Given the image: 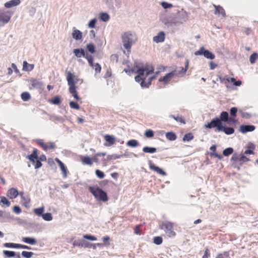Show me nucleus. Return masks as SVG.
I'll use <instances>...</instances> for the list:
<instances>
[{"instance_id":"obj_13","label":"nucleus","mask_w":258,"mask_h":258,"mask_svg":"<svg viewBox=\"0 0 258 258\" xmlns=\"http://www.w3.org/2000/svg\"><path fill=\"white\" fill-rule=\"evenodd\" d=\"M175 75L174 71L170 72L167 73L164 76L161 77L159 79V82H163L164 84H167L168 82L174 77Z\"/></svg>"},{"instance_id":"obj_3","label":"nucleus","mask_w":258,"mask_h":258,"mask_svg":"<svg viewBox=\"0 0 258 258\" xmlns=\"http://www.w3.org/2000/svg\"><path fill=\"white\" fill-rule=\"evenodd\" d=\"M88 189L97 200L102 202L108 200L107 192L98 186H88Z\"/></svg>"},{"instance_id":"obj_39","label":"nucleus","mask_w":258,"mask_h":258,"mask_svg":"<svg viewBox=\"0 0 258 258\" xmlns=\"http://www.w3.org/2000/svg\"><path fill=\"white\" fill-rule=\"evenodd\" d=\"M233 151L234 150L232 147H228L223 151V155L225 157H227L232 154Z\"/></svg>"},{"instance_id":"obj_19","label":"nucleus","mask_w":258,"mask_h":258,"mask_svg":"<svg viewBox=\"0 0 258 258\" xmlns=\"http://www.w3.org/2000/svg\"><path fill=\"white\" fill-rule=\"evenodd\" d=\"M49 116V119L52 121H55L56 123H62L64 121V118L62 116H57L55 114H51Z\"/></svg>"},{"instance_id":"obj_50","label":"nucleus","mask_w":258,"mask_h":258,"mask_svg":"<svg viewBox=\"0 0 258 258\" xmlns=\"http://www.w3.org/2000/svg\"><path fill=\"white\" fill-rule=\"evenodd\" d=\"M169 117L175 119L176 121L180 122V123H185L184 119L180 116H175L174 115H170Z\"/></svg>"},{"instance_id":"obj_47","label":"nucleus","mask_w":258,"mask_h":258,"mask_svg":"<svg viewBox=\"0 0 258 258\" xmlns=\"http://www.w3.org/2000/svg\"><path fill=\"white\" fill-rule=\"evenodd\" d=\"M34 254L33 252L27 251H23L21 253L22 256L25 258H30Z\"/></svg>"},{"instance_id":"obj_34","label":"nucleus","mask_w":258,"mask_h":258,"mask_svg":"<svg viewBox=\"0 0 258 258\" xmlns=\"http://www.w3.org/2000/svg\"><path fill=\"white\" fill-rule=\"evenodd\" d=\"M4 246L7 248H20V244L19 243H14L11 242H7L5 243L4 244Z\"/></svg>"},{"instance_id":"obj_16","label":"nucleus","mask_w":258,"mask_h":258,"mask_svg":"<svg viewBox=\"0 0 258 258\" xmlns=\"http://www.w3.org/2000/svg\"><path fill=\"white\" fill-rule=\"evenodd\" d=\"M72 35L73 38L77 41L80 40L82 38V32L79 30L76 29L75 27L73 29Z\"/></svg>"},{"instance_id":"obj_18","label":"nucleus","mask_w":258,"mask_h":258,"mask_svg":"<svg viewBox=\"0 0 258 258\" xmlns=\"http://www.w3.org/2000/svg\"><path fill=\"white\" fill-rule=\"evenodd\" d=\"M19 194L18 190L13 187L10 188L8 191V196L12 199L16 198Z\"/></svg>"},{"instance_id":"obj_63","label":"nucleus","mask_w":258,"mask_h":258,"mask_svg":"<svg viewBox=\"0 0 258 258\" xmlns=\"http://www.w3.org/2000/svg\"><path fill=\"white\" fill-rule=\"evenodd\" d=\"M141 86L142 88H148L149 87L150 85L148 84V82L145 81V78L143 79L140 83Z\"/></svg>"},{"instance_id":"obj_15","label":"nucleus","mask_w":258,"mask_h":258,"mask_svg":"<svg viewBox=\"0 0 258 258\" xmlns=\"http://www.w3.org/2000/svg\"><path fill=\"white\" fill-rule=\"evenodd\" d=\"M20 3V0H11L5 3L4 6L7 9H10L19 5Z\"/></svg>"},{"instance_id":"obj_27","label":"nucleus","mask_w":258,"mask_h":258,"mask_svg":"<svg viewBox=\"0 0 258 258\" xmlns=\"http://www.w3.org/2000/svg\"><path fill=\"white\" fill-rule=\"evenodd\" d=\"M49 102L52 104L59 105L61 103V97L59 96H54L49 100Z\"/></svg>"},{"instance_id":"obj_24","label":"nucleus","mask_w":258,"mask_h":258,"mask_svg":"<svg viewBox=\"0 0 258 258\" xmlns=\"http://www.w3.org/2000/svg\"><path fill=\"white\" fill-rule=\"evenodd\" d=\"M84 50L82 48H75L73 52L77 57L81 58L83 57V55H84Z\"/></svg>"},{"instance_id":"obj_56","label":"nucleus","mask_w":258,"mask_h":258,"mask_svg":"<svg viewBox=\"0 0 258 258\" xmlns=\"http://www.w3.org/2000/svg\"><path fill=\"white\" fill-rule=\"evenodd\" d=\"M163 242V239L161 236H156L154 238V243L157 245L161 244Z\"/></svg>"},{"instance_id":"obj_20","label":"nucleus","mask_w":258,"mask_h":258,"mask_svg":"<svg viewBox=\"0 0 258 258\" xmlns=\"http://www.w3.org/2000/svg\"><path fill=\"white\" fill-rule=\"evenodd\" d=\"M22 241L30 245H34L37 243L36 239L32 237H24Z\"/></svg>"},{"instance_id":"obj_5","label":"nucleus","mask_w":258,"mask_h":258,"mask_svg":"<svg viewBox=\"0 0 258 258\" xmlns=\"http://www.w3.org/2000/svg\"><path fill=\"white\" fill-rule=\"evenodd\" d=\"M161 229L163 230L169 237L174 236L175 232L173 231V223L168 221H163L160 225Z\"/></svg>"},{"instance_id":"obj_21","label":"nucleus","mask_w":258,"mask_h":258,"mask_svg":"<svg viewBox=\"0 0 258 258\" xmlns=\"http://www.w3.org/2000/svg\"><path fill=\"white\" fill-rule=\"evenodd\" d=\"M81 162L84 165H92L93 164L92 158L88 156L81 157Z\"/></svg>"},{"instance_id":"obj_37","label":"nucleus","mask_w":258,"mask_h":258,"mask_svg":"<svg viewBox=\"0 0 258 258\" xmlns=\"http://www.w3.org/2000/svg\"><path fill=\"white\" fill-rule=\"evenodd\" d=\"M44 207L42 206L40 208H35L34 209L33 211L34 213L39 217H42V215L43 214V212L44 211Z\"/></svg>"},{"instance_id":"obj_54","label":"nucleus","mask_w":258,"mask_h":258,"mask_svg":"<svg viewBox=\"0 0 258 258\" xmlns=\"http://www.w3.org/2000/svg\"><path fill=\"white\" fill-rule=\"evenodd\" d=\"M161 5L164 9H169L173 7L172 4L164 1L161 3Z\"/></svg>"},{"instance_id":"obj_55","label":"nucleus","mask_w":258,"mask_h":258,"mask_svg":"<svg viewBox=\"0 0 258 258\" xmlns=\"http://www.w3.org/2000/svg\"><path fill=\"white\" fill-rule=\"evenodd\" d=\"M83 238L90 241H95L97 240V238L95 236L90 234L84 235Z\"/></svg>"},{"instance_id":"obj_42","label":"nucleus","mask_w":258,"mask_h":258,"mask_svg":"<svg viewBox=\"0 0 258 258\" xmlns=\"http://www.w3.org/2000/svg\"><path fill=\"white\" fill-rule=\"evenodd\" d=\"M257 58L258 53L256 52H253L250 55L249 61L251 64H253L255 62Z\"/></svg>"},{"instance_id":"obj_14","label":"nucleus","mask_w":258,"mask_h":258,"mask_svg":"<svg viewBox=\"0 0 258 258\" xmlns=\"http://www.w3.org/2000/svg\"><path fill=\"white\" fill-rule=\"evenodd\" d=\"M165 33L163 31H160L158 34L153 38L154 42L156 43L162 42L165 40Z\"/></svg>"},{"instance_id":"obj_25","label":"nucleus","mask_w":258,"mask_h":258,"mask_svg":"<svg viewBox=\"0 0 258 258\" xmlns=\"http://www.w3.org/2000/svg\"><path fill=\"white\" fill-rule=\"evenodd\" d=\"M215 8V14H218L219 16L221 15L223 17H225V12L223 8L220 6L214 5Z\"/></svg>"},{"instance_id":"obj_59","label":"nucleus","mask_w":258,"mask_h":258,"mask_svg":"<svg viewBox=\"0 0 258 258\" xmlns=\"http://www.w3.org/2000/svg\"><path fill=\"white\" fill-rule=\"evenodd\" d=\"M41 85V83L36 80L32 81V86L33 88H39Z\"/></svg>"},{"instance_id":"obj_23","label":"nucleus","mask_w":258,"mask_h":258,"mask_svg":"<svg viewBox=\"0 0 258 258\" xmlns=\"http://www.w3.org/2000/svg\"><path fill=\"white\" fill-rule=\"evenodd\" d=\"M219 119L220 120L221 123H223V122H226L229 119V114L228 112L225 111H222Z\"/></svg>"},{"instance_id":"obj_36","label":"nucleus","mask_w":258,"mask_h":258,"mask_svg":"<svg viewBox=\"0 0 258 258\" xmlns=\"http://www.w3.org/2000/svg\"><path fill=\"white\" fill-rule=\"evenodd\" d=\"M109 18L110 17L108 14L105 12L101 13L99 15L100 19L104 22L108 21Z\"/></svg>"},{"instance_id":"obj_61","label":"nucleus","mask_w":258,"mask_h":258,"mask_svg":"<svg viewBox=\"0 0 258 258\" xmlns=\"http://www.w3.org/2000/svg\"><path fill=\"white\" fill-rule=\"evenodd\" d=\"M226 81L225 82V84H226V87L227 88H228L229 87H228V85H227V84L228 83L231 82V83H232L233 84L235 82L236 79L234 78H229L227 76H226Z\"/></svg>"},{"instance_id":"obj_58","label":"nucleus","mask_w":258,"mask_h":258,"mask_svg":"<svg viewBox=\"0 0 258 258\" xmlns=\"http://www.w3.org/2000/svg\"><path fill=\"white\" fill-rule=\"evenodd\" d=\"M162 22L165 26H167L168 27L173 26L170 19L169 18H164L162 20Z\"/></svg>"},{"instance_id":"obj_8","label":"nucleus","mask_w":258,"mask_h":258,"mask_svg":"<svg viewBox=\"0 0 258 258\" xmlns=\"http://www.w3.org/2000/svg\"><path fill=\"white\" fill-rule=\"evenodd\" d=\"M148 164L149 168L151 170H154L159 174L161 175L162 176H166L167 175L166 173L162 168L154 165L152 163L151 160H149Z\"/></svg>"},{"instance_id":"obj_43","label":"nucleus","mask_w":258,"mask_h":258,"mask_svg":"<svg viewBox=\"0 0 258 258\" xmlns=\"http://www.w3.org/2000/svg\"><path fill=\"white\" fill-rule=\"evenodd\" d=\"M42 218L43 220L46 221H50L52 220V216L50 213H43L42 215Z\"/></svg>"},{"instance_id":"obj_12","label":"nucleus","mask_w":258,"mask_h":258,"mask_svg":"<svg viewBox=\"0 0 258 258\" xmlns=\"http://www.w3.org/2000/svg\"><path fill=\"white\" fill-rule=\"evenodd\" d=\"M180 24H182L188 19V15L186 12L178 11L176 15Z\"/></svg>"},{"instance_id":"obj_45","label":"nucleus","mask_w":258,"mask_h":258,"mask_svg":"<svg viewBox=\"0 0 258 258\" xmlns=\"http://www.w3.org/2000/svg\"><path fill=\"white\" fill-rule=\"evenodd\" d=\"M85 241V240H75L73 242V245L74 246L84 247Z\"/></svg>"},{"instance_id":"obj_32","label":"nucleus","mask_w":258,"mask_h":258,"mask_svg":"<svg viewBox=\"0 0 258 258\" xmlns=\"http://www.w3.org/2000/svg\"><path fill=\"white\" fill-rule=\"evenodd\" d=\"M0 204H3V206L9 207L11 205V202L4 196L1 197Z\"/></svg>"},{"instance_id":"obj_57","label":"nucleus","mask_w":258,"mask_h":258,"mask_svg":"<svg viewBox=\"0 0 258 258\" xmlns=\"http://www.w3.org/2000/svg\"><path fill=\"white\" fill-rule=\"evenodd\" d=\"M237 111L238 109L237 107H232L230 109V114L232 117H235L237 115Z\"/></svg>"},{"instance_id":"obj_26","label":"nucleus","mask_w":258,"mask_h":258,"mask_svg":"<svg viewBox=\"0 0 258 258\" xmlns=\"http://www.w3.org/2000/svg\"><path fill=\"white\" fill-rule=\"evenodd\" d=\"M34 66L33 64L28 63L27 61H24L23 63V70L26 72L32 71L34 69Z\"/></svg>"},{"instance_id":"obj_28","label":"nucleus","mask_w":258,"mask_h":258,"mask_svg":"<svg viewBox=\"0 0 258 258\" xmlns=\"http://www.w3.org/2000/svg\"><path fill=\"white\" fill-rule=\"evenodd\" d=\"M4 256L6 258L14 257L16 255V252L14 251L5 250L3 251Z\"/></svg>"},{"instance_id":"obj_49","label":"nucleus","mask_w":258,"mask_h":258,"mask_svg":"<svg viewBox=\"0 0 258 258\" xmlns=\"http://www.w3.org/2000/svg\"><path fill=\"white\" fill-rule=\"evenodd\" d=\"M97 21V20L96 18L92 19L89 22L88 24V27L90 28H94L95 27Z\"/></svg>"},{"instance_id":"obj_33","label":"nucleus","mask_w":258,"mask_h":258,"mask_svg":"<svg viewBox=\"0 0 258 258\" xmlns=\"http://www.w3.org/2000/svg\"><path fill=\"white\" fill-rule=\"evenodd\" d=\"M139 145V142L135 139H132L128 141L126 143V146L132 148H135L138 146Z\"/></svg>"},{"instance_id":"obj_41","label":"nucleus","mask_w":258,"mask_h":258,"mask_svg":"<svg viewBox=\"0 0 258 258\" xmlns=\"http://www.w3.org/2000/svg\"><path fill=\"white\" fill-rule=\"evenodd\" d=\"M86 48L89 52L92 54L96 51L95 45L92 43L87 44Z\"/></svg>"},{"instance_id":"obj_60","label":"nucleus","mask_w":258,"mask_h":258,"mask_svg":"<svg viewBox=\"0 0 258 258\" xmlns=\"http://www.w3.org/2000/svg\"><path fill=\"white\" fill-rule=\"evenodd\" d=\"M239 112L243 118L249 119L251 117V114L248 112H243L242 110H239Z\"/></svg>"},{"instance_id":"obj_10","label":"nucleus","mask_w":258,"mask_h":258,"mask_svg":"<svg viewBox=\"0 0 258 258\" xmlns=\"http://www.w3.org/2000/svg\"><path fill=\"white\" fill-rule=\"evenodd\" d=\"M235 130L233 127L227 126L223 123L221 126L218 128V132H223L227 135H230L234 133Z\"/></svg>"},{"instance_id":"obj_46","label":"nucleus","mask_w":258,"mask_h":258,"mask_svg":"<svg viewBox=\"0 0 258 258\" xmlns=\"http://www.w3.org/2000/svg\"><path fill=\"white\" fill-rule=\"evenodd\" d=\"M21 97L24 101H27L30 98L31 96L29 92H24L21 94Z\"/></svg>"},{"instance_id":"obj_31","label":"nucleus","mask_w":258,"mask_h":258,"mask_svg":"<svg viewBox=\"0 0 258 258\" xmlns=\"http://www.w3.org/2000/svg\"><path fill=\"white\" fill-rule=\"evenodd\" d=\"M239 158L240 155L237 153H234L232 155L231 161L234 162L232 164L234 167L236 168L237 167V162H239Z\"/></svg>"},{"instance_id":"obj_40","label":"nucleus","mask_w":258,"mask_h":258,"mask_svg":"<svg viewBox=\"0 0 258 258\" xmlns=\"http://www.w3.org/2000/svg\"><path fill=\"white\" fill-rule=\"evenodd\" d=\"M60 169L62 171V175L63 178H66L67 176L68 170L67 167L65 166L63 163H62L59 166Z\"/></svg>"},{"instance_id":"obj_11","label":"nucleus","mask_w":258,"mask_h":258,"mask_svg":"<svg viewBox=\"0 0 258 258\" xmlns=\"http://www.w3.org/2000/svg\"><path fill=\"white\" fill-rule=\"evenodd\" d=\"M255 127L252 124H242L239 127V132L242 134H246L247 132L253 131Z\"/></svg>"},{"instance_id":"obj_64","label":"nucleus","mask_w":258,"mask_h":258,"mask_svg":"<svg viewBox=\"0 0 258 258\" xmlns=\"http://www.w3.org/2000/svg\"><path fill=\"white\" fill-rule=\"evenodd\" d=\"M13 212L17 214H19L21 213L22 210L20 206L16 205L13 207Z\"/></svg>"},{"instance_id":"obj_48","label":"nucleus","mask_w":258,"mask_h":258,"mask_svg":"<svg viewBox=\"0 0 258 258\" xmlns=\"http://www.w3.org/2000/svg\"><path fill=\"white\" fill-rule=\"evenodd\" d=\"M95 174L99 179H103L105 177L104 173L99 169H96L95 170Z\"/></svg>"},{"instance_id":"obj_17","label":"nucleus","mask_w":258,"mask_h":258,"mask_svg":"<svg viewBox=\"0 0 258 258\" xmlns=\"http://www.w3.org/2000/svg\"><path fill=\"white\" fill-rule=\"evenodd\" d=\"M32 163H35L36 160L38 158V150L36 149H34L33 150L32 153L30 155H28L27 157Z\"/></svg>"},{"instance_id":"obj_9","label":"nucleus","mask_w":258,"mask_h":258,"mask_svg":"<svg viewBox=\"0 0 258 258\" xmlns=\"http://www.w3.org/2000/svg\"><path fill=\"white\" fill-rule=\"evenodd\" d=\"M11 15H7L4 12L0 10V26H3L11 20Z\"/></svg>"},{"instance_id":"obj_30","label":"nucleus","mask_w":258,"mask_h":258,"mask_svg":"<svg viewBox=\"0 0 258 258\" xmlns=\"http://www.w3.org/2000/svg\"><path fill=\"white\" fill-rule=\"evenodd\" d=\"M165 136L168 140L171 141H173L177 138L176 135L173 132H169L166 133Z\"/></svg>"},{"instance_id":"obj_29","label":"nucleus","mask_w":258,"mask_h":258,"mask_svg":"<svg viewBox=\"0 0 258 258\" xmlns=\"http://www.w3.org/2000/svg\"><path fill=\"white\" fill-rule=\"evenodd\" d=\"M157 149L155 147L145 146L143 148V152L146 153H154L156 152Z\"/></svg>"},{"instance_id":"obj_4","label":"nucleus","mask_w":258,"mask_h":258,"mask_svg":"<svg viewBox=\"0 0 258 258\" xmlns=\"http://www.w3.org/2000/svg\"><path fill=\"white\" fill-rule=\"evenodd\" d=\"M74 75L70 71L67 72V80L69 86V91L73 97L77 100H80L81 98L78 95L76 86V81L74 80Z\"/></svg>"},{"instance_id":"obj_44","label":"nucleus","mask_w":258,"mask_h":258,"mask_svg":"<svg viewBox=\"0 0 258 258\" xmlns=\"http://www.w3.org/2000/svg\"><path fill=\"white\" fill-rule=\"evenodd\" d=\"M194 139V136L191 133L186 134L183 138V141L184 142H189Z\"/></svg>"},{"instance_id":"obj_53","label":"nucleus","mask_w":258,"mask_h":258,"mask_svg":"<svg viewBox=\"0 0 258 258\" xmlns=\"http://www.w3.org/2000/svg\"><path fill=\"white\" fill-rule=\"evenodd\" d=\"M37 143L39 145L44 151H47L48 149V147L45 145V144L43 142V140L38 139L36 140Z\"/></svg>"},{"instance_id":"obj_62","label":"nucleus","mask_w":258,"mask_h":258,"mask_svg":"<svg viewBox=\"0 0 258 258\" xmlns=\"http://www.w3.org/2000/svg\"><path fill=\"white\" fill-rule=\"evenodd\" d=\"M142 226V225L141 224H140V225H137L135 228V233L137 235H141V227Z\"/></svg>"},{"instance_id":"obj_52","label":"nucleus","mask_w":258,"mask_h":258,"mask_svg":"<svg viewBox=\"0 0 258 258\" xmlns=\"http://www.w3.org/2000/svg\"><path fill=\"white\" fill-rule=\"evenodd\" d=\"M70 106L71 108L73 109H80V105L79 104L74 101H71L69 103Z\"/></svg>"},{"instance_id":"obj_6","label":"nucleus","mask_w":258,"mask_h":258,"mask_svg":"<svg viewBox=\"0 0 258 258\" xmlns=\"http://www.w3.org/2000/svg\"><path fill=\"white\" fill-rule=\"evenodd\" d=\"M196 55H203L205 57L209 59H214L215 57V54L210 50L206 49L204 46L201 47L200 49L195 52Z\"/></svg>"},{"instance_id":"obj_51","label":"nucleus","mask_w":258,"mask_h":258,"mask_svg":"<svg viewBox=\"0 0 258 258\" xmlns=\"http://www.w3.org/2000/svg\"><path fill=\"white\" fill-rule=\"evenodd\" d=\"M145 136L147 138H151L154 136V132L152 130H147L145 132Z\"/></svg>"},{"instance_id":"obj_7","label":"nucleus","mask_w":258,"mask_h":258,"mask_svg":"<svg viewBox=\"0 0 258 258\" xmlns=\"http://www.w3.org/2000/svg\"><path fill=\"white\" fill-rule=\"evenodd\" d=\"M222 123H220V120L218 117H216L213 118L211 121L208 122L205 124V127L207 128H212L216 127L215 131L218 132V128L221 126Z\"/></svg>"},{"instance_id":"obj_1","label":"nucleus","mask_w":258,"mask_h":258,"mask_svg":"<svg viewBox=\"0 0 258 258\" xmlns=\"http://www.w3.org/2000/svg\"><path fill=\"white\" fill-rule=\"evenodd\" d=\"M134 67L137 69L134 73L138 74V75L135 77L137 82L142 81L143 80L142 77L144 76L145 74L146 76H148L152 74L154 71V68L152 64L147 62L144 64L143 62H139L137 60L134 61Z\"/></svg>"},{"instance_id":"obj_2","label":"nucleus","mask_w":258,"mask_h":258,"mask_svg":"<svg viewBox=\"0 0 258 258\" xmlns=\"http://www.w3.org/2000/svg\"><path fill=\"white\" fill-rule=\"evenodd\" d=\"M123 46L127 50L128 54L131 53L132 45L136 42V37L131 31L124 32L121 36Z\"/></svg>"},{"instance_id":"obj_38","label":"nucleus","mask_w":258,"mask_h":258,"mask_svg":"<svg viewBox=\"0 0 258 258\" xmlns=\"http://www.w3.org/2000/svg\"><path fill=\"white\" fill-rule=\"evenodd\" d=\"M105 155H106V153H105V152L98 153L95 154L93 157V158H92V162L94 161V162H95L96 163H98L99 161L98 157H101V156H104Z\"/></svg>"},{"instance_id":"obj_35","label":"nucleus","mask_w":258,"mask_h":258,"mask_svg":"<svg viewBox=\"0 0 258 258\" xmlns=\"http://www.w3.org/2000/svg\"><path fill=\"white\" fill-rule=\"evenodd\" d=\"M255 149V146L253 144H250L247 147V149L244 151L245 154H253V150Z\"/></svg>"},{"instance_id":"obj_22","label":"nucleus","mask_w":258,"mask_h":258,"mask_svg":"<svg viewBox=\"0 0 258 258\" xmlns=\"http://www.w3.org/2000/svg\"><path fill=\"white\" fill-rule=\"evenodd\" d=\"M104 139L108 143V145H105L107 146H110L114 144L115 138L112 135H106L104 136Z\"/></svg>"}]
</instances>
